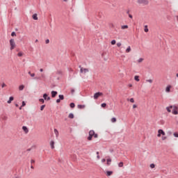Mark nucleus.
<instances>
[{
	"label": "nucleus",
	"instance_id": "obj_1",
	"mask_svg": "<svg viewBox=\"0 0 178 178\" xmlns=\"http://www.w3.org/2000/svg\"><path fill=\"white\" fill-rule=\"evenodd\" d=\"M137 3H138V5H142L143 6H147V5H149V1H148V0H137Z\"/></svg>",
	"mask_w": 178,
	"mask_h": 178
},
{
	"label": "nucleus",
	"instance_id": "obj_2",
	"mask_svg": "<svg viewBox=\"0 0 178 178\" xmlns=\"http://www.w3.org/2000/svg\"><path fill=\"white\" fill-rule=\"evenodd\" d=\"M10 51H13L15 48H16V42H15V39H10Z\"/></svg>",
	"mask_w": 178,
	"mask_h": 178
},
{
	"label": "nucleus",
	"instance_id": "obj_3",
	"mask_svg": "<svg viewBox=\"0 0 178 178\" xmlns=\"http://www.w3.org/2000/svg\"><path fill=\"white\" fill-rule=\"evenodd\" d=\"M80 68V73H83V74H86V73H88L90 70L88 68H84L81 66H79Z\"/></svg>",
	"mask_w": 178,
	"mask_h": 178
},
{
	"label": "nucleus",
	"instance_id": "obj_4",
	"mask_svg": "<svg viewBox=\"0 0 178 178\" xmlns=\"http://www.w3.org/2000/svg\"><path fill=\"white\" fill-rule=\"evenodd\" d=\"M95 132L93 130H90L89 131V136L88 137V141H91L92 140V137H94V134Z\"/></svg>",
	"mask_w": 178,
	"mask_h": 178
},
{
	"label": "nucleus",
	"instance_id": "obj_5",
	"mask_svg": "<svg viewBox=\"0 0 178 178\" xmlns=\"http://www.w3.org/2000/svg\"><path fill=\"white\" fill-rule=\"evenodd\" d=\"M102 95H104V93L102 92H96L93 96L94 99H98V98H99V97H102Z\"/></svg>",
	"mask_w": 178,
	"mask_h": 178
},
{
	"label": "nucleus",
	"instance_id": "obj_6",
	"mask_svg": "<svg viewBox=\"0 0 178 178\" xmlns=\"http://www.w3.org/2000/svg\"><path fill=\"white\" fill-rule=\"evenodd\" d=\"M171 109H172V113H173V115H178L177 106H172Z\"/></svg>",
	"mask_w": 178,
	"mask_h": 178
},
{
	"label": "nucleus",
	"instance_id": "obj_7",
	"mask_svg": "<svg viewBox=\"0 0 178 178\" xmlns=\"http://www.w3.org/2000/svg\"><path fill=\"white\" fill-rule=\"evenodd\" d=\"M43 98L47 101H49V99H51V97H48V95H47V93H44L43 95Z\"/></svg>",
	"mask_w": 178,
	"mask_h": 178
},
{
	"label": "nucleus",
	"instance_id": "obj_8",
	"mask_svg": "<svg viewBox=\"0 0 178 178\" xmlns=\"http://www.w3.org/2000/svg\"><path fill=\"white\" fill-rule=\"evenodd\" d=\"M56 95H58V92L56 91H51V97L52 98H55L56 97Z\"/></svg>",
	"mask_w": 178,
	"mask_h": 178
},
{
	"label": "nucleus",
	"instance_id": "obj_9",
	"mask_svg": "<svg viewBox=\"0 0 178 178\" xmlns=\"http://www.w3.org/2000/svg\"><path fill=\"white\" fill-rule=\"evenodd\" d=\"M170 88H172V86L168 85V86L165 88V92H170Z\"/></svg>",
	"mask_w": 178,
	"mask_h": 178
},
{
	"label": "nucleus",
	"instance_id": "obj_10",
	"mask_svg": "<svg viewBox=\"0 0 178 178\" xmlns=\"http://www.w3.org/2000/svg\"><path fill=\"white\" fill-rule=\"evenodd\" d=\"M22 130H24V133H26V134H27V133H29V129L26 126L22 127Z\"/></svg>",
	"mask_w": 178,
	"mask_h": 178
},
{
	"label": "nucleus",
	"instance_id": "obj_11",
	"mask_svg": "<svg viewBox=\"0 0 178 178\" xmlns=\"http://www.w3.org/2000/svg\"><path fill=\"white\" fill-rule=\"evenodd\" d=\"M50 145H51V149H54V148H55V142L54 140H51L50 142Z\"/></svg>",
	"mask_w": 178,
	"mask_h": 178
},
{
	"label": "nucleus",
	"instance_id": "obj_12",
	"mask_svg": "<svg viewBox=\"0 0 178 178\" xmlns=\"http://www.w3.org/2000/svg\"><path fill=\"white\" fill-rule=\"evenodd\" d=\"M15 98L13 97H10L9 99L7 102V104H12V101H13Z\"/></svg>",
	"mask_w": 178,
	"mask_h": 178
},
{
	"label": "nucleus",
	"instance_id": "obj_13",
	"mask_svg": "<svg viewBox=\"0 0 178 178\" xmlns=\"http://www.w3.org/2000/svg\"><path fill=\"white\" fill-rule=\"evenodd\" d=\"M106 176H112V175H113V171H106Z\"/></svg>",
	"mask_w": 178,
	"mask_h": 178
},
{
	"label": "nucleus",
	"instance_id": "obj_14",
	"mask_svg": "<svg viewBox=\"0 0 178 178\" xmlns=\"http://www.w3.org/2000/svg\"><path fill=\"white\" fill-rule=\"evenodd\" d=\"M172 106L166 107L167 111H168L169 113H170V112H172Z\"/></svg>",
	"mask_w": 178,
	"mask_h": 178
},
{
	"label": "nucleus",
	"instance_id": "obj_15",
	"mask_svg": "<svg viewBox=\"0 0 178 178\" xmlns=\"http://www.w3.org/2000/svg\"><path fill=\"white\" fill-rule=\"evenodd\" d=\"M54 134L56 135V137H59V131L56 130V129H54Z\"/></svg>",
	"mask_w": 178,
	"mask_h": 178
},
{
	"label": "nucleus",
	"instance_id": "obj_16",
	"mask_svg": "<svg viewBox=\"0 0 178 178\" xmlns=\"http://www.w3.org/2000/svg\"><path fill=\"white\" fill-rule=\"evenodd\" d=\"M24 90V85H20L19 86V91H23Z\"/></svg>",
	"mask_w": 178,
	"mask_h": 178
},
{
	"label": "nucleus",
	"instance_id": "obj_17",
	"mask_svg": "<svg viewBox=\"0 0 178 178\" xmlns=\"http://www.w3.org/2000/svg\"><path fill=\"white\" fill-rule=\"evenodd\" d=\"M131 47L130 46H129L127 47V49H126V52L127 54H129V52H131Z\"/></svg>",
	"mask_w": 178,
	"mask_h": 178
},
{
	"label": "nucleus",
	"instance_id": "obj_18",
	"mask_svg": "<svg viewBox=\"0 0 178 178\" xmlns=\"http://www.w3.org/2000/svg\"><path fill=\"white\" fill-rule=\"evenodd\" d=\"M161 131H162V129H159L157 137H161V136L162 135Z\"/></svg>",
	"mask_w": 178,
	"mask_h": 178
},
{
	"label": "nucleus",
	"instance_id": "obj_19",
	"mask_svg": "<svg viewBox=\"0 0 178 178\" xmlns=\"http://www.w3.org/2000/svg\"><path fill=\"white\" fill-rule=\"evenodd\" d=\"M33 20H38V17H37V14H34L33 16H32Z\"/></svg>",
	"mask_w": 178,
	"mask_h": 178
},
{
	"label": "nucleus",
	"instance_id": "obj_20",
	"mask_svg": "<svg viewBox=\"0 0 178 178\" xmlns=\"http://www.w3.org/2000/svg\"><path fill=\"white\" fill-rule=\"evenodd\" d=\"M122 30H124L126 29H129V26L127 25H123L121 26Z\"/></svg>",
	"mask_w": 178,
	"mask_h": 178
},
{
	"label": "nucleus",
	"instance_id": "obj_21",
	"mask_svg": "<svg viewBox=\"0 0 178 178\" xmlns=\"http://www.w3.org/2000/svg\"><path fill=\"white\" fill-rule=\"evenodd\" d=\"M68 118L70 119H74V115H73V113H70L69 115H68Z\"/></svg>",
	"mask_w": 178,
	"mask_h": 178
},
{
	"label": "nucleus",
	"instance_id": "obj_22",
	"mask_svg": "<svg viewBox=\"0 0 178 178\" xmlns=\"http://www.w3.org/2000/svg\"><path fill=\"white\" fill-rule=\"evenodd\" d=\"M106 161H107V165L108 166H109V165H111V162H112V159H108Z\"/></svg>",
	"mask_w": 178,
	"mask_h": 178
},
{
	"label": "nucleus",
	"instance_id": "obj_23",
	"mask_svg": "<svg viewBox=\"0 0 178 178\" xmlns=\"http://www.w3.org/2000/svg\"><path fill=\"white\" fill-rule=\"evenodd\" d=\"M134 80H136V81H140V76H134Z\"/></svg>",
	"mask_w": 178,
	"mask_h": 178
},
{
	"label": "nucleus",
	"instance_id": "obj_24",
	"mask_svg": "<svg viewBox=\"0 0 178 178\" xmlns=\"http://www.w3.org/2000/svg\"><path fill=\"white\" fill-rule=\"evenodd\" d=\"M111 120L112 123H116V121H117L116 118H111Z\"/></svg>",
	"mask_w": 178,
	"mask_h": 178
},
{
	"label": "nucleus",
	"instance_id": "obj_25",
	"mask_svg": "<svg viewBox=\"0 0 178 178\" xmlns=\"http://www.w3.org/2000/svg\"><path fill=\"white\" fill-rule=\"evenodd\" d=\"M86 106L84 105H78V108L79 109H83Z\"/></svg>",
	"mask_w": 178,
	"mask_h": 178
},
{
	"label": "nucleus",
	"instance_id": "obj_26",
	"mask_svg": "<svg viewBox=\"0 0 178 178\" xmlns=\"http://www.w3.org/2000/svg\"><path fill=\"white\" fill-rule=\"evenodd\" d=\"M144 31H145V33H148V31H149V30H148V26H147V25L145 26V29H144Z\"/></svg>",
	"mask_w": 178,
	"mask_h": 178
},
{
	"label": "nucleus",
	"instance_id": "obj_27",
	"mask_svg": "<svg viewBox=\"0 0 178 178\" xmlns=\"http://www.w3.org/2000/svg\"><path fill=\"white\" fill-rule=\"evenodd\" d=\"M146 81L147 83H149L150 84H152L154 81L152 79H147Z\"/></svg>",
	"mask_w": 178,
	"mask_h": 178
},
{
	"label": "nucleus",
	"instance_id": "obj_28",
	"mask_svg": "<svg viewBox=\"0 0 178 178\" xmlns=\"http://www.w3.org/2000/svg\"><path fill=\"white\" fill-rule=\"evenodd\" d=\"M59 98H60V100L61 99V100H63V99H65V97L63 95H59Z\"/></svg>",
	"mask_w": 178,
	"mask_h": 178
},
{
	"label": "nucleus",
	"instance_id": "obj_29",
	"mask_svg": "<svg viewBox=\"0 0 178 178\" xmlns=\"http://www.w3.org/2000/svg\"><path fill=\"white\" fill-rule=\"evenodd\" d=\"M119 168H123V162H120L118 163Z\"/></svg>",
	"mask_w": 178,
	"mask_h": 178
},
{
	"label": "nucleus",
	"instance_id": "obj_30",
	"mask_svg": "<svg viewBox=\"0 0 178 178\" xmlns=\"http://www.w3.org/2000/svg\"><path fill=\"white\" fill-rule=\"evenodd\" d=\"M144 60V58H139L138 60V63H141Z\"/></svg>",
	"mask_w": 178,
	"mask_h": 178
},
{
	"label": "nucleus",
	"instance_id": "obj_31",
	"mask_svg": "<svg viewBox=\"0 0 178 178\" xmlns=\"http://www.w3.org/2000/svg\"><path fill=\"white\" fill-rule=\"evenodd\" d=\"M70 108H74V106H76V105L74 104V103H71L70 104Z\"/></svg>",
	"mask_w": 178,
	"mask_h": 178
},
{
	"label": "nucleus",
	"instance_id": "obj_32",
	"mask_svg": "<svg viewBox=\"0 0 178 178\" xmlns=\"http://www.w3.org/2000/svg\"><path fill=\"white\" fill-rule=\"evenodd\" d=\"M150 168L151 169H154L155 168V164L154 163L150 164Z\"/></svg>",
	"mask_w": 178,
	"mask_h": 178
},
{
	"label": "nucleus",
	"instance_id": "obj_33",
	"mask_svg": "<svg viewBox=\"0 0 178 178\" xmlns=\"http://www.w3.org/2000/svg\"><path fill=\"white\" fill-rule=\"evenodd\" d=\"M115 44H116V40H113L111 41V45H115Z\"/></svg>",
	"mask_w": 178,
	"mask_h": 178
},
{
	"label": "nucleus",
	"instance_id": "obj_34",
	"mask_svg": "<svg viewBox=\"0 0 178 178\" xmlns=\"http://www.w3.org/2000/svg\"><path fill=\"white\" fill-rule=\"evenodd\" d=\"M168 138V137H166V136H162L161 137V140H163V141H165V140H166Z\"/></svg>",
	"mask_w": 178,
	"mask_h": 178
},
{
	"label": "nucleus",
	"instance_id": "obj_35",
	"mask_svg": "<svg viewBox=\"0 0 178 178\" xmlns=\"http://www.w3.org/2000/svg\"><path fill=\"white\" fill-rule=\"evenodd\" d=\"M97 159H100L101 157L99 156V152H97Z\"/></svg>",
	"mask_w": 178,
	"mask_h": 178
},
{
	"label": "nucleus",
	"instance_id": "obj_36",
	"mask_svg": "<svg viewBox=\"0 0 178 178\" xmlns=\"http://www.w3.org/2000/svg\"><path fill=\"white\" fill-rule=\"evenodd\" d=\"M93 137L94 138H98V134L95 133Z\"/></svg>",
	"mask_w": 178,
	"mask_h": 178
},
{
	"label": "nucleus",
	"instance_id": "obj_37",
	"mask_svg": "<svg viewBox=\"0 0 178 178\" xmlns=\"http://www.w3.org/2000/svg\"><path fill=\"white\" fill-rule=\"evenodd\" d=\"M11 36H12V37H16V33L12 32V33H11Z\"/></svg>",
	"mask_w": 178,
	"mask_h": 178
},
{
	"label": "nucleus",
	"instance_id": "obj_38",
	"mask_svg": "<svg viewBox=\"0 0 178 178\" xmlns=\"http://www.w3.org/2000/svg\"><path fill=\"white\" fill-rule=\"evenodd\" d=\"M44 108H45V105H42L40 106V111H44Z\"/></svg>",
	"mask_w": 178,
	"mask_h": 178
},
{
	"label": "nucleus",
	"instance_id": "obj_39",
	"mask_svg": "<svg viewBox=\"0 0 178 178\" xmlns=\"http://www.w3.org/2000/svg\"><path fill=\"white\" fill-rule=\"evenodd\" d=\"M5 87H6V83H3L2 85H1V88H3Z\"/></svg>",
	"mask_w": 178,
	"mask_h": 178
},
{
	"label": "nucleus",
	"instance_id": "obj_40",
	"mask_svg": "<svg viewBox=\"0 0 178 178\" xmlns=\"http://www.w3.org/2000/svg\"><path fill=\"white\" fill-rule=\"evenodd\" d=\"M106 104L105 103L102 104V108H105Z\"/></svg>",
	"mask_w": 178,
	"mask_h": 178
},
{
	"label": "nucleus",
	"instance_id": "obj_41",
	"mask_svg": "<svg viewBox=\"0 0 178 178\" xmlns=\"http://www.w3.org/2000/svg\"><path fill=\"white\" fill-rule=\"evenodd\" d=\"M130 102H131L132 104H134V98H131L130 99Z\"/></svg>",
	"mask_w": 178,
	"mask_h": 178
},
{
	"label": "nucleus",
	"instance_id": "obj_42",
	"mask_svg": "<svg viewBox=\"0 0 178 178\" xmlns=\"http://www.w3.org/2000/svg\"><path fill=\"white\" fill-rule=\"evenodd\" d=\"M117 47H122V43L118 42L117 43Z\"/></svg>",
	"mask_w": 178,
	"mask_h": 178
},
{
	"label": "nucleus",
	"instance_id": "obj_43",
	"mask_svg": "<svg viewBox=\"0 0 178 178\" xmlns=\"http://www.w3.org/2000/svg\"><path fill=\"white\" fill-rule=\"evenodd\" d=\"M23 55V54L22 52H19L17 54V56H22Z\"/></svg>",
	"mask_w": 178,
	"mask_h": 178
},
{
	"label": "nucleus",
	"instance_id": "obj_44",
	"mask_svg": "<svg viewBox=\"0 0 178 178\" xmlns=\"http://www.w3.org/2000/svg\"><path fill=\"white\" fill-rule=\"evenodd\" d=\"M173 136L174 137H178V134L175 132L173 134Z\"/></svg>",
	"mask_w": 178,
	"mask_h": 178
},
{
	"label": "nucleus",
	"instance_id": "obj_45",
	"mask_svg": "<svg viewBox=\"0 0 178 178\" xmlns=\"http://www.w3.org/2000/svg\"><path fill=\"white\" fill-rule=\"evenodd\" d=\"M39 101L42 102V104H44V99H40Z\"/></svg>",
	"mask_w": 178,
	"mask_h": 178
},
{
	"label": "nucleus",
	"instance_id": "obj_46",
	"mask_svg": "<svg viewBox=\"0 0 178 178\" xmlns=\"http://www.w3.org/2000/svg\"><path fill=\"white\" fill-rule=\"evenodd\" d=\"M31 77H35V73L31 74Z\"/></svg>",
	"mask_w": 178,
	"mask_h": 178
},
{
	"label": "nucleus",
	"instance_id": "obj_47",
	"mask_svg": "<svg viewBox=\"0 0 178 178\" xmlns=\"http://www.w3.org/2000/svg\"><path fill=\"white\" fill-rule=\"evenodd\" d=\"M31 165H33V163H35V161H34V160H31Z\"/></svg>",
	"mask_w": 178,
	"mask_h": 178
},
{
	"label": "nucleus",
	"instance_id": "obj_48",
	"mask_svg": "<svg viewBox=\"0 0 178 178\" xmlns=\"http://www.w3.org/2000/svg\"><path fill=\"white\" fill-rule=\"evenodd\" d=\"M166 134L165 133V131H163V130L161 131V135L162 136H165Z\"/></svg>",
	"mask_w": 178,
	"mask_h": 178
},
{
	"label": "nucleus",
	"instance_id": "obj_49",
	"mask_svg": "<svg viewBox=\"0 0 178 178\" xmlns=\"http://www.w3.org/2000/svg\"><path fill=\"white\" fill-rule=\"evenodd\" d=\"M41 79H45V75L44 74H41Z\"/></svg>",
	"mask_w": 178,
	"mask_h": 178
},
{
	"label": "nucleus",
	"instance_id": "obj_50",
	"mask_svg": "<svg viewBox=\"0 0 178 178\" xmlns=\"http://www.w3.org/2000/svg\"><path fill=\"white\" fill-rule=\"evenodd\" d=\"M22 106L23 107V106H26V102H22Z\"/></svg>",
	"mask_w": 178,
	"mask_h": 178
},
{
	"label": "nucleus",
	"instance_id": "obj_51",
	"mask_svg": "<svg viewBox=\"0 0 178 178\" xmlns=\"http://www.w3.org/2000/svg\"><path fill=\"white\" fill-rule=\"evenodd\" d=\"M136 108H137V105L134 104V105H133V108H134V109H136Z\"/></svg>",
	"mask_w": 178,
	"mask_h": 178
},
{
	"label": "nucleus",
	"instance_id": "obj_52",
	"mask_svg": "<svg viewBox=\"0 0 178 178\" xmlns=\"http://www.w3.org/2000/svg\"><path fill=\"white\" fill-rule=\"evenodd\" d=\"M128 87L130 88L133 87V85H132L131 83H129V84L128 85Z\"/></svg>",
	"mask_w": 178,
	"mask_h": 178
},
{
	"label": "nucleus",
	"instance_id": "obj_53",
	"mask_svg": "<svg viewBox=\"0 0 178 178\" xmlns=\"http://www.w3.org/2000/svg\"><path fill=\"white\" fill-rule=\"evenodd\" d=\"M46 44H49V39L46 40Z\"/></svg>",
	"mask_w": 178,
	"mask_h": 178
},
{
	"label": "nucleus",
	"instance_id": "obj_54",
	"mask_svg": "<svg viewBox=\"0 0 178 178\" xmlns=\"http://www.w3.org/2000/svg\"><path fill=\"white\" fill-rule=\"evenodd\" d=\"M106 159H102V162L104 163V162H106Z\"/></svg>",
	"mask_w": 178,
	"mask_h": 178
},
{
	"label": "nucleus",
	"instance_id": "obj_55",
	"mask_svg": "<svg viewBox=\"0 0 178 178\" xmlns=\"http://www.w3.org/2000/svg\"><path fill=\"white\" fill-rule=\"evenodd\" d=\"M56 102H57V104H59V102H60V99H58L56 100Z\"/></svg>",
	"mask_w": 178,
	"mask_h": 178
},
{
	"label": "nucleus",
	"instance_id": "obj_56",
	"mask_svg": "<svg viewBox=\"0 0 178 178\" xmlns=\"http://www.w3.org/2000/svg\"><path fill=\"white\" fill-rule=\"evenodd\" d=\"M129 17H130V19H133V15H129Z\"/></svg>",
	"mask_w": 178,
	"mask_h": 178
},
{
	"label": "nucleus",
	"instance_id": "obj_57",
	"mask_svg": "<svg viewBox=\"0 0 178 178\" xmlns=\"http://www.w3.org/2000/svg\"><path fill=\"white\" fill-rule=\"evenodd\" d=\"M71 92H72V94H73V92H74V89H72Z\"/></svg>",
	"mask_w": 178,
	"mask_h": 178
},
{
	"label": "nucleus",
	"instance_id": "obj_58",
	"mask_svg": "<svg viewBox=\"0 0 178 178\" xmlns=\"http://www.w3.org/2000/svg\"><path fill=\"white\" fill-rule=\"evenodd\" d=\"M40 72H44V69L40 68Z\"/></svg>",
	"mask_w": 178,
	"mask_h": 178
},
{
	"label": "nucleus",
	"instance_id": "obj_59",
	"mask_svg": "<svg viewBox=\"0 0 178 178\" xmlns=\"http://www.w3.org/2000/svg\"><path fill=\"white\" fill-rule=\"evenodd\" d=\"M32 74L33 73H31V72H30V71L28 72V74H29L30 76H31Z\"/></svg>",
	"mask_w": 178,
	"mask_h": 178
},
{
	"label": "nucleus",
	"instance_id": "obj_60",
	"mask_svg": "<svg viewBox=\"0 0 178 178\" xmlns=\"http://www.w3.org/2000/svg\"><path fill=\"white\" fill-rule=\"evenodd\" d=\"M31 169H34V166H33V165H31Z\"/></svg>",
	"mask_w": 178,
	"mask_h": 178
},
{
	"label": "nucleus",
	"instance_id": "obj_61",
	"mask_svg": "<svg viewBox=\"0 0 178 178\" xmlns=\"http://www.w3.org/2000/svg\"><path fill=\"white\" fill-rule=\"evenodd\" d=\"M22 108H23V106H21L19 107V111H22Z\"/></svg>",
	"mask_w": 178,
	"mask_h": 178
},
{
	"label": "nucleus",
	"instance_id": "obj_62",
	"mask_svg": "<svg viewBox=\"0 0 178 178\" xmlns=\"http://www.w3.org/2000/svg\"><path fill=\"white\" fill-rule=\"evenodd\" d=\"M15 106L17 108L19 106V104H16Z\"/></svg>",
	"mask_w": 178,
	"mask_h": 178
},
{
	"label": "nucleus",
	"instance_id": "obj_63",
	"mask_svg": "<svg viewBox=\"0 0 178 178\" xmlns=\"http://www.w3.org/2000/svg\"><path fill=\"white\" fill-rule=\"evenodd\" d=\"M38 79H40V78H38V77L35 78V80H38Z\"/></svg>",
	"mask_w": 178,
	"mask_h": 178
},
{
	"label": "nucleus",
	"instance_id": "obj_64",
	"mask_svg": "<svg viewBox=\"0 0 178 178\" xmlns=\"http://www.w3.org/2000/svg\"><path fill=\"white\" fill-rule=\"evenodd\" d=\"M35 42H38V40L36 39L35 41Z\"/></svg>",
	"mask_w": 178,
	"mask_h": 178
}]
</instances>
